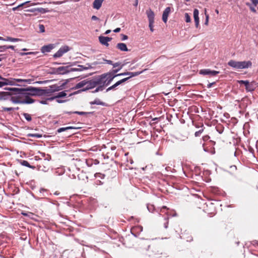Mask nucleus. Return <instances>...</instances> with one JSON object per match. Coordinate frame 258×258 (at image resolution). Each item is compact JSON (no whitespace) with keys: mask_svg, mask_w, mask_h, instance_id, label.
<instances>
[{"mask_svg":"<svg viewBox=\"0 0 258 258\" xmlns=\"http://www.w3.org/2000/svg\"><path fill=\"white\" fill-rule=\"evenodd\" d=\"M6 85H14V83L12 82H5L0 81V88Z\"/></svg>","mask_w":258,"mask_h":258,"instance_id":"36","label":"nucleus"},{"mask_svg":"<svg viewBox=\"0 0 258 258\" xmlns=\"http://www.w3.org/2000/svg\"><path fill=\"white\" fill-rule=\"evenodd\" d=\"M185 20L187 23H189L191 21L190 17L187 13L185 14Z\"/></svg>","mask_w":258,"mask_h":258,"instance_id":"40","label":"nucleus"},{"mask_svg":"<svg viewBox=\"0 0 258 258\" xmlns=\"http://www.w3.org/2000/svg\"><path fill=\"white\" fill-rule=\"evenodd\" d=\"M123 66V65L122 64V65H121V66H120V67H119V68H118V69H115V70H112L111 72H110L111 73H113V74H117L116 73H117V72H119V71L122 69V68Z\"/></svg>","mask_w":258,"mask_h":258,"instance_id":"42","label":"nucleus"},{"mask_svg":"<svg viewBox=\"0 0 258 258\" xmlns=\"http://www.w3.org/2000/svg\"><path fill=\"white\" fill-rule=\"evenodd\" d=\"M98 87L93 91V93H97L99 91H102L104 89V86L102 84H98Z\"/></svg>","mask_w":258,"mask_h":258,"instance_id":"27","label":"nucleus"},{"mask_svg":"<svg viewBox=\"0 0 258 258\" xmlns=\"http://www.w3.org/2000/svg\"><path fill=\"white\" fill-rule=\"evenodd\" d=\"M202 131H203V130H200V131H199L196 132L195 133V136L196 137H199V136H200V135H201V134L202 133Z\"/></svg>","mask_w":258,"mask_h":258,"instance_id":"52","label":"nucleus"},{"mask_svg":"<svg viewBox=\"0 0 258 258\" xmlns=\"http://www.w3.org/2000/svg\"><path fill=\"white\" fill-rule=\"evenodd\" d=\"M86 82L85 80H84L78 83H77L74 87V89H78L82 88L84 89V88H86Z\"/></svg>","mask_w":258,"mask_h":258,"instance_id":"16","label":"nucleus"},{"mask_svg":"<svg viewBox=\"0 0 258 258\" xmlns=\"http://www.w3.org/2000/svg\"><path fill=\"white\" fill-rule=\"evenodd\" d=\"M153 24L154 23H149V27L150 28V29L151 30V32H153L154 31V29H153Z\"/></svg>","mask_w":258,"mask_h":258,"instance_id":"51","label":"nucleus"},{"mask_svg":"<svg viewBox=\"0 0 258 258\" xmlns=\"http://www.w3.org/2000/svg\"><path fill=\"white\" fill-rule=\"evenodd\" d=\"M116 48L122 51H127L126 45L123 43H118L116 45Z\"/></svg>","mask_w":258,"mask_h":258,"instance_id":"20","label":"nucleus"},{"mask_svg":"<svg viewBox=\"0 0 258 258\" xmlns=\"http://www.w3.org/2000/svg\"><path fill=\"white\" fill-rule=\"evenodd\" d=\"M116 75H117V77L120 76H129V72H124V73H122L120 74H116Z\"/></svg>","mask_w":258,"mask_h":258,"instance_id":"48","label":"nucleus"},{"mask_svg":"<svg viewBox=\"0 0 258 258\" xmlns=\"http://www.w3.org/2000/svg\"><path fill=\"white\" fill-rule=\"evenodd\" d=\"M6 92H1L0 93V100L2 99H6V98H5V94H6Z\"/></svg>","mask_w":258,"mask_h":258,"instance_id":"49","label":"nucleus"},{"mask_svg":"<svg viewBox=\"0 0 258 258\" xmlns=\"http://www.w3.org/2000/svg\"><path fill=\"white\" fill-rule=\"evenodd\" d=\"M22 40L19 38H15L11 37H7V38L5 39V41H10V42H19L22 41Z\"/></svg>","mask_w":258,"mask_h":258,"instance_id":"24","label":"nucleus"},{"mask_svg":"<svg viewBox=\"0 0 258 258\" xmlns=\"http://www.w3.org/2000/svg\"><path fill=\"white\" fill-rule=\"evenodd\" d=\"M219 72L216 71H212L210 69H203L200 71V74L203 75H209L210 76H215L218 74Z\"/></svg>","mask_w":258,"mask_h":258,"instance_id":"7","label":"nucleus"},{"mask_svg":"<svg viewBox=\"0 0 258 258\" xmlns=\"http://www.w3.org/2000/svg\"><path fill=\"white\" fill-rule=\"evenodd\" d=\"M56 102L58 103H64L66 102V100H61V99H59L58 98H56Z\"/></svg>","mask_w":258,"mask_h":258,"instance_id":"53","label":"nucleus"},{"mask_svg":"<svg viewBox=\"0 0 258 258\" xmlns=\"http://www.w3.org/2000/svg\"><path fill=\"white\" fill-rule=\"evenodd\" d=\"M39 29L40 32L43 33L45 32V27L43 25L39 24Z\"/></svg>","mask_w":258,"mask_h":258,"instance_id":"41","label":"nucleus"},{"mask_svg":"<svg viewBox=\"0 0 258 258\" xmlns=\"http://www.w3.org/2000/svg\"><path fill=\"white\" fill-rule=\"evenodd\" d=\"M166 215H167V216L165 217H164V220L166 221V222L164 224V227L165 228H167L168 227V219H169V216H170L168 212H167L166 213Z\"/></svg>","mask_w":258,"mask_h":258,"instance_id":"33","label":"nucleus"},{"mask_svg":"<svg viewBox=\"0 0 258 258\" xmlns=\"http://www.w3.org/2000/svg\"><path fill=\"white\" fill-rule=\"evenodd\" d=\"M75 128H76L74 127H73V126H67V127H60V128H59L58 129H57V132L58 133H60L62 132H64L66 131L69 130L75 129Z\"/></svg>","mask_w":258,"mask_h":258,"instance_id":"25","label":"nucleus"},{"mask_svg":"<svg viewBox=\"0 0 258 258\" xmlns=\"http://www.w3.org/2000/svg\"><path fill=\"white\" fill-rule=\"evenodd\" d=\"M20 55L21 56H24L28 54H35V52H20Z\"/></svg>","mask_w":258,"mask_h":258,"instance_id":"44","label":"nucleus"},{"mask_svg":"<svg viewBox=\"0 0 258 258\" xmlns=\"http://www.w3.org/2000/svg\"><path fill=\"white\" fill-rule=\"evenodd\" d=\"M143 231V227L139 225L133 227L131 230V233L135 236L137 237Z\"/></svg>","mask_w":258,"mask_h":258,"instance_id":"9","label":"nucleus"},{"mask_svg":"<svg viewBox=\"0 0 258 258\" xmlns=\"http://www.w3.org/2000/svg\"><path fill=\"white\" fill-rule=\"evenodd\" d=\"M66 113L70 114L71 113H75L79 115H85L87 114H90L91 113V112H83V111H74L73 112H67Z\"/></svg>","mask_w":258,"mask_h":258,"instance_id":"30","label":"nucleus"},{"mask_svg":"<svg viewBox=\"0 0 258 258\" xmlns=\"http://www.w3.org/2000/svg\"><path fill=\"white\" fill-rule=\"evenodd\" d=\"M147 209L150 212H153L154 210V207L152 205H148Z\"/></svg>","mask_w":258,"mask_h":258,"instance_id":"43","label":"nucleus"},{"mask_svg":"<svg viewBox=\"0 0 258 258\" xmlns=\"http://www.w3.org/2000/svg\"><path fill=\"white\" fill-rule=\"evenodd\" d=\"M7 49V45L0 46V52H3Z\"/></svg>","mask_w":258,"mask_h":258,"instance_id":"46","label":"nucleus"},{"mask_svg":"<svg viewBox=\"0 0 258 258\" xmlns=\"http://www.w3.org/2000/svg\"><path fill=\"white\" fill-rule=\"evenodd\" d=\"M62 89L61 86H58L57 85H53L49 86L46 89H44V93L45 96H50L53 93L59 91Z\"/></svg>","mask_w":258,"mask_h":258,"instance_id":"5","label":"nucleus"},{"mask_svg":"<svg viewBox=\"0 0 258 258\" xmlns=\"http://www.w3.org/2000/svg\"><path fill=\"white\" fill-rule=\"evenodd\" d=\"M112 38L100 36L99 37V40L101 44L106 46L109 45L108 42L110 41Z\"/></svg>","mask_w":258,"mask_h":258,"instance_id":"10","label":"nucleus"},{"mask_svg":"<svg viewBox=\"0 0 258 258\" xmlns=\"http://www.w3.org/2000/svg\"><path fill=\"white\" fill-rule=\"evenodd\" d=\"M22 96V104H32L34 102V100L30 98L28 95H19Z\"/></svg>","mask_w":258,"mask_h":258,"instance_id":"8","label":"nucleus"},{"mask_svg":"<svg viewBox=\"0 0 258 258\" xmlns=\"http://www.w3.org/2000/svg\"><path fill=\"white\" fill-rule=\"evenodd\" d=\"M130 79V77H128L125 78H123V79L119 80V82H120V84H121L122 83L126 82V81H127Z\"/></svg>","mask_w":258,"mask_h":258,"instance_id":"47","label":"nucleus"},{"mask_svg":"<svg viewBox=\"0 0 258 258\" xmlns=\"http://www.w3.org/2000/svg\"><path fill=\"white\" fill-rule=\"evenodd\" d=\"M6 58V56L5 54L0 55V61H1L3 59Z\"/></svg>","mask_w":258,"mask_h":258,"instance_id":"57","label":"nucleus"},{"mask_svg":"<svg viewBox=\"0 0 258 258\" xmlns=\"http://www.w3.org/2000/svg\"><path fill=\"white\" fill-rule=\"evenodd\" d=\"M120 31V28H116L115 29H114L113 30V32H115V33H117V32H119Z\"/></svg>","mask_w":258,"mask_h":258,"instance_id":"60","label":"nucleus"},{"mask_svg":"<svg viewBox=\"0 0 258 258\" xmlns=\"http://www.w3.org/2000/svg\"><path fill=\"white\" fill-rule=\"evenodd\" d=\"M205 14L206 16V20L205 22V25H208L209 23V16L208 14H207V10L206 9H205Z\"/></svg>","mask_w":258,"mask_h":258,"instance_id":"37","label":"nucleus"},{"mask_svg":"<svg viewBox=\"0 0 258 258\" xmlns=\"http://www.w3.org/2000/svg\"><path fill=\"white\" fill-rule=\"evenodd\" d=\"M104 0H94L93 3V7L95 9L99 10L102 6Z\"/></svg>","mask_w":258,"mask_h":258,"instance_id":"17","label":"nucleus"},{"mask_svg":"<svg viewBox=\"0 0 258 258\" xmlns=\"http://www.w3.org/2000/svg\"><path fill=\"white\" fill-rule=\"evenodd\" d=\"M40 103L42 104H47V100H41Z\"/></svg>","mask_w":258,"mask_h":258,"instance_id":"63","label":"nucleus"},{"mask_svg":"<svg viewBox=\"0 0 258 258\" xmlns=\"http://www.w3.org/2000/svg\"><path fill=\"white\" fill-rule=\"evenodd\" d=\"M11 100L15 104H22V96L18 95L17 97H12Z\"/></svg>","mask_w":258,"mask_h":258,"instance_id":"19","label":"nucleus"},{"mask_svg":"<svg viewBox=\"0 0 258 258\" xmlns=\"http://www.w3.org/2000/svg\"><path fill=\"white\" fill-rule=\"evenodd\" d=\"M7 49H11L12 50H15V47L13 45L7 46Z\"/></svg>","mask_w":258,"mask_h":258,"instance_id":"58","label":"nucleus"},{"mask_svg":"<svg viewBox=\"0 0 258 258\" xmlns=\"http://www.w3.org/2000/svg\"><path fill=\"white\" fill-rule=\"evenodd\" d=\"M36 96H45L43 89L37 88Z\"/></svg>","mask_w":258,"mask_h":258,"instance_id":"34","label":"nucleus"},{"mask_svg":"<svg viewBox=\"0 0 258 258\" xmlns=\"http://www.w3.org/2000/svg\"><path fill=\"white\" fill-rule=\"evenodd\" d=\"M66 96H67V93H66V91H62V92H59L57 94V95L54 96L53 97H50V98H48L47 100L51 101V100H54V99L64 97Z\"/></svg>","mask_w":258,"mask_h":258,"instance_id":"15","label":"nucleus"},{"mask_svg":"<svg viewBox=\"0 0 258 258\" xmlns=\"http://www.w3.org/2000/svg\"><path fill=\"white\" fill-rule=\"evenodd\" d=\"M29 137L36 138H40L42 137V135L39 134H30L28 135Z\"/></svg>","mask_w":258,"mask_h":258,"instance_id":"38","label":"nucleus"},{"mask_svg":"<svg viewBox=\"0 0 258 258\" xmlns=\"http://www.w3.org/2000/svg\"><path fill=\"white\" fill-rule=\"evenodd\" d=\"M91 19L92 20H94V21H96V20H98L99 19L97 17H96V16H92V17H91Z\"/></svg>","mask_w":258,"mask_h":258,"instance_id":"56","label":"nucleus"},{"mask_svg":"<svg viewBox=\"0 0 258 258\" xmlns=\"http://www.w3.org/2000/svg\"><path fill=\"white\" fill-rule=\"evenodd\" d=\"M119 85H120V82L118 81L117 82H116L114 85H113L111 86L108 87L106 89V92H108V91H110L111 90H113V89H115L116 87H117Z\"/></svg>","mask_w":258,"mask_h":258,"instance_id":"28","label":"nucleus"},{"mask_svg":"<svg viewBox=\"0 0 258 258\" xmlns=\"http://www.w3.org/2000/svg\"><path fill=\"white\" fill-rule=\"evenodd\" d=\"M171 9L170 7H167L163 11L162 15V20L166 23L168 20V17L169 13H170Z\"/></svg>","mask_w":258,"mask_h":258,"instance_id":"12","label":"nucleus"},{"mask_svg":"<svg viewBox=\"0 0 258 258\" xmlns=\"http://www.w3.org/2000/svg\"><path fill=\"white\" fill-rule=\"evenodd\" d=\"M245 87L247 92H252L255 89V87L253 85V83L252 82H246V86Z\"/></svg>","mask_w":258,"mask_h":258,"instance_id":"21","label":"nucleus"},{"mask_svg":"<svg viewBox=\"0 0 258 258\" xmlns=\"http://www.w3.org/2000/svg\"><path fill=\"white\" fill-rule=\"evenodd\" d=\"M87 69V68L84 67L82 65H78L77 68H71L70 70V72H81L83 70H86Z\"/></svg>","mask_w":258,"mask_h":258,"instance_id":"22","label":"nucleus"},{"mask_svg":"<svg viewBox=\"0 0 258 258\" xmlns=\"http://www.w3.org/2000/svg\"><path fill=\"white\" fill-rule=\"evenodd\" d=\"M19 109L18 107L17 108H13V107H2V110L3 111H13L14 110H18Z\"/></svg>","mask_w":258,"mask_h":258,"instance_id":"31","label":"nucleus"},{"mask_svg":"<svg viewBox=\"0 0 258 258\" xmlns=\"http://www.w3.org/2000/svg\"><path fill=\"white\" fill-rule=\"evenodd\" d=\"M246 82H249L248 80H238L237 83L239 84H243L244 86H246Z\"/></svg>","mask_w":258,"mask_h":258,"instance_id":"45","label":"nucleus"},{"mask_svg":"<svg viewBox=\"0 0 258 258\" xmlns=\"http://www.w3.org/2000/svg\"><path fill=\"white\" fill-rule=\"evenodd\" d=\"M10 79L14 80L15 81V85H16V82H27V80L20 79H12L10 78Z\"/></svg>","mask_w":258,"mask_h":258,"instance_id":"39","label":"nucleus"},{"mask_svg":"<svg viewBox=\"0 0 258 258\" xmlns=\"http://www.w3.org/2000/svg\"><path fill=\"white\" fill-rule=\"evenodd\" d=\"M117 77L116 74L111 73L110 72L103 74L98 76L100 84H102L104 87L108 86L114 78Z\"/></svg>","mask_w":258,"mask_h":258,"instance_id":"2","label":"nucleus"},{"mask_svg":"<svg viewBox=\"0 0 258 258\" xmlns=\"http://www.w3.org/2000/svg\"><path fill=\"white\" fill-rule=\"evenodd\" d=\"M251 3L254 5V6H256L258 5V0H250Z\"/></svg>","mask_w":258,"mask_h":258,"instance_id":"54","label":"nucleus"},{"mask_svg":"<svg viewBox=\"0 0 258 258\" xmlns=\"http://www.w3.org/2000/svg\"><path fill=\"white\" fill-rule=\"evenodd\" d=\"M121 37H121V40H122V41H124V40H125L127 39V38H128L127 36V35H124V34H121Z\"/></svg>","mask_w":258,"mask_h":258,"instance_id":"50","label":"nucleus"},{"mask_svg":"<svg viewBox=\"0 0 258 258\" xmlns=\"http://www.w3.org/2000/svg\"><path fill=\"white\" fill-rule=\"evenodd\" d=\"M199 10L197 9L194 10V18L195 22V25L196 28H198L199 26Z\"/></svg>","mask_w":258,"mask_h":258,"instance_id":"14","label":"nucleus"},{"mask_svg":"<svg viewBox=\"0 0 258 258\" xmlns=\"http://www.w3.org/2000/svg\"><path fill=\"white\" fill-rule=\"evenodd\" d=\"M70 50V48L67 45L61 47L58 50L53 54L54 58H58L62 56L64 53H67Z\"/></svg>","mask_w":258,"mask_h":258,"instance_id":"6","label":"nucleus"},{"mask_svg":"<svg viewBox=\"0 0 258 258\" xmlns=\"http://www.w3.org/2000/svg\"><path fill=\"white\" fill-rule=\"evenodd\" d=\"M91 105H98L105 106H106V103L101 101L99 99L96 98L93 101H91L90 102Z\"/></svg>","mask_w":258,"mask_h":258,"instance_id":"23","label":"nucleus"},{"mask_svg":"<svg viewBox=\"0 0 258 258\" xmlns=\"http://www.w3.org/2000/svg\"><path fill=\"white\" fill-rule=\"evenodd\" d=\"M20 164L23 166L29 167L30 168H34V166L30 165L29 162L26 160H21Z\"/></svg>","mask_w":258,"mask_h":258,"instance_id":"26","label":"nucleus"},{"mask_svg":"<svg viewBox=\"0 0 258 258\" xmlns=\"http://www.w3.org/2000/svg\"><path fill=\"white\" fill-rule=\"evenodd\" d=\"M23 115L28 121H31L32 120V117L30 114L27 113H23Z\"/></svg>","mask_w":258,"mask_h":258,"instance_id":"35","label":"nucleus"},{"mask_svg":"<svg viewBox=\"0 0 258 258\" xmlns=\"http://www.w3.org/2000/svg\"><path fill=\"white\" fill-rule=\"evenodd\" d=\"M143 72H144V71H140V72H129V77H130V78H131L132 77L137 76L141 74Z\"/></svg>","mask_w":258,"mask_h":258,"instance_id":"29","label":"nucleus"},{"mask_svg":"<svg viewBox=\"0 0 258 258\" xmlns=\"http://www.w3.org/2000/svg\"><path fill=\"white\" fill-rule=\"evenodd\" d=\"M146 14L149 20V23H154L155 14L151 9H149L146 11Z\"/></svg>","mask_w":258,"mask_h":258,"instance_id":"11","label":"nucleus"},{"mask_svg":"<svg viewBox=\"0 0 258 258\" xmlns=\"http://www.w3.org/2000/svg\"><path fill=\"white\" fill-rule=\"evenodd\" d=\"M228 64L236 70H242L251 68L252 62L250 60L238 61L232 59L228 61Z\"/></svg>","mask_w":258,"mask_h":258,"instance_id":"1","label":"nucleus"},{"mask_svg":"<svg viewBox=\"0 0 258 258\" xmlns=\"http://www.w3.org/2000/svg\"><path fill=\"white\" fill-rule=\"evenodd\" d=\"M11 90L15 92V94L17 95H28L32 96H36L37 88L33 87H29L26 88H14Z\"/></svg>","mask_w":258,"mask_h":258,"instance_id":"3","label":"nucleus"},{"mask_svg":"<svg viewBox=\"0 0 258 258\" xmlns=\"http://www.w3.org/2000/svg\"><path fill=\"white\" fill-rule=\"evenodd\" d=\"M57 72L60 74H64L70 72V70H69V67H60L57 68Z\"/></svg>","mask_w":258,"mask_h":258,"instance_id":"18","label":"nucleus"},{"mask_svg":"<svg viewBox=\"0 0 258 258\" xmlns=\"http://www.w3.org/2000/svg\"><path fill=\"white\" fill-rule=\"evenodd\" d=\"M0 81H2V82H5L14 83V85H15V81L14 80L10 79V78L6 79V78H3L1 76H0Z\"/></svg>","mask_w":258,"mask_h":258,"instance_id":"32","label":"nucleus"},{"mask_svg":"<svg viewBox=\"0 0 258 258\" xmlns=\"http://www.w3.org/2000/svg\"><path fill=\"white\" fill-rule=\"evenodd\" d=\"M54 48V44H50L47 45H44L42 47L41 51L42 53L50 52Z\"/></svg>","mask_w":258,"mask_h":258,"instance_id":"13","label":"nucleus"},{"mask_svg":"<svg viewBox=\"0 0 258 258\" xmlns=\"http://www.w3.org/2000/svg\"><path fill=\"white\" fill-rule=\"evenodd\" d=\"M250 10L253 12H256V10L254 8V7H250Z\"/></svg>","mask_w":258,"mask_h":258,"instance_id":"64","label":"nucleus"},{"mask_svg":"<svg viewBox=\"0 0 258 258\" xmlns=\"http://www.w3.org/2000/svg\"><path fill=\"white\" fill-rule=\"evenodd\" d=\"M214 84H215L214 82L208 84L207 85V88H210L211 87H212Z\"/></svg>","mask_w":258,"mask_h":258,"instance_id":"62","label":"nucleus"},{"mask_svg":"<svg viewBox=\"0 0 258 258\" xmlns=\"http://www.w3.org/2000/svg\"><path fill=\"white\" fill-rule=\"evenodd\" d=\"M85 80L86 82V88L81 89V91H85L93 89L97 86L98 84H100L98 76L91 80L86 79Z\"/></svg>","mask_w":258,"mask_h":258,"instance_id":"4","label":"nucleus"},{"mask_svg":"<svg viewBox=\"0 0 258 258\" xmlns=\"http://www.w3.org/2000/svg\"><path fill=\"white\" fill-rule=\"evenodd\" d=\"M105 61H106V62L107 64H111V65H112V64H113L112 61L111 60H105Z\"/></svg>","mask_w":258,"mask_h":258,"instance_id":"59","label":"nucleus"},{"mask_svg":"<svg viewBox=\"0 0 258 258\" xmlns=\"http://www.w3.org/2000/svg\"><path fill=\"white\" fill-rule=\"evenodd\" d=\"M91 161L90 160H86V163L88 166H91V163H90Z\"/></svg>","mask_w":258,"mask_h":258,"instance_id":"61","label":"nucleus"},{"mask_svg":"<svg viewBox=\"0 0 258 258\" xmlns=\"http://www.w3.org/2000/svg\"><path fill=\"white\" fill-rule=\"evenodd\" d=\"M120 63L118 62H115V63H114L112 64L113 68H116V67H119V66H120Z\"/></svg>","mask_w":258,"mask_h":258,"instance_id":"55","label":"nucleus"}]
</instances>
